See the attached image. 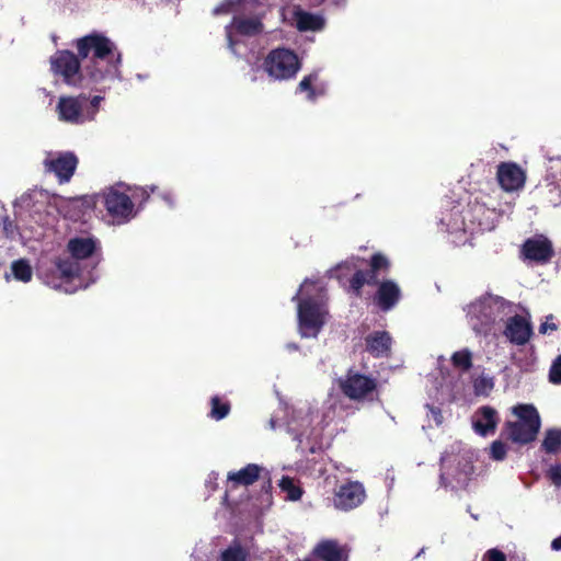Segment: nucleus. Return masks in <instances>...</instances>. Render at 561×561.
Here are the masks:
<instances>
[{
	"label": "nucleus",
	"instance_id": "obj_41",
	"mask_svg": "<svg viewBox=\"0 0 561 561\" xmlns=\"http://www.w3.org/2000/svg\"><path fill=\"white\" fill-rule=\"evenodd\" d=\"M549 379L552 383H561V355L552 363Z\"/></svg>",
	"mask_w": 561,
	"mask_h": 561
},
{
	"label": "nucleus",
	"instance_id": "obj_23",
	"mask_svg": "<svg viewBox=\"0 0 561 561\" xmlns=\"http://www.w3.org/2000/svg\"><path fill=\"white\" fill-rule=\"evenodd\" d=\"M290 23L300 32H318L323 30L325 20L321 14L310 13L300 8H294Z\"/></svg>",
	"mask_w": 561,
	"mask_h": 561
},
{
	"label": "nucleus",
	"instance_id": "obj_49",
	"mask_svg": "<svg viewBox=\"0 0 561 561\" xmlns=\"http://www.w3.org/2000/svg\"><path fill=\"white\" fill-rule=\"evenodd\" d=\"M156 190H157V186L150 185V186H147V187L142 188L141 191H142V194L146 195V197H148L149 196V192L150 193H154Z\"/></svg>",
	"mask_w": 561,
	"mask_h": 561
},
{
	"label": "nucleus",
	"instance_id": "obj_47",
	"mask_svg": "<svg viewBox=\"0 0 561 561\" xmlns=\"http://www.w3.org/2000/svg\"><path fill=\"white\" fill-rule=\"evenodd\" d=\"M161 198L170 206V207H174L175 205V201H174V197H173V194L172 192L170 191H164L161 193Z\"/></svg>",
	"mask_w": 561,
	"mask_h": 561
},
{
	"label": "nucleus",
	"instance_id": "obj_24",
	"mask_svg": "<svg viewBox=\"0 0 561 561\" xmlns=\"http://www.w3.org/2000/svg\"><path fill=\"white\" fill-rule=\"evenodd\" d=\"M523 253L527 260L543 263L550 260L553 250L548 239L539 237L528 239L523 245Z\"/></svg>",
	"mask_w": 561,
	"mask_h": 561
},
{
	"label": "nucleus",
	"instance_id": "obj_25",
	"mask_svg": "<svg viewBox=\"0 0 561 561\" xmlns=\"http://www.w3.org/2000/svg\"><path fill=\"white\" fill-rule=\"evenodd\" d=\"M392 339L386 331H374L365 337L366 350L375 357H385L390 353Z\"/></svg>",
	"mask_w": 561,
	"mask_h": 561
},
{
	"label": "nucleus",
	"instance_id": "obj_36",
	"mask_svg": "<svg viewBox=\"0 0 561 561\" xmlns=\"http://www.w3.org/2000/svg\"><path fill=\"white\" fill-rule=\"evenodd\" d=\"M247 552L240 546H231L221 552L220 561H245Z\"/></svg>",
	"mask_w": 561,
	"mask_h": 561
},
{
	"label": "nucleus",
	"instance_id": "obj_17",
	"mask_svg": "<svg viewBox=\"0 0 561 561\" xmlns=\"http://www.w3.org/2000/svg\"><path fill=\"white\" fill-rule=\"evenodd\" d=\"M376 379L350 369L344 378L340 379L342 392L352 400H364L376 389Z\"/></svg>",
	"mask_w": 561,
	"mask_h": 561
},
{
	"label": "nucleus",
	"instance_id": "obj_2",
	"mask_svg": "<svg viewBox=\"0 0 561 561\" xmlns=\"http://www.w3.org/2000/svg\"><path fill=\"white\" fill-rule=\"evenodd\" d=\"M99 247V240L92 237L70 239L67 244L70 257L57 260L55 271L42 276L44 283L66 294L88 288L99 278L95 271L100 263V255L96 253Z\"/></svg>",
	"mask_w": 561,
	"mask_h": 561
},
{
	"label": "nucleus",
	"instance_id": "obj_30",
	"mask_svg": "<svg viewBox=\"0 0 561 561\" xmlns=\"http://www.w3.org/2000/svg\"><path fill=\"white\" fill-rule=\"evenodd\" d=\"M251 57H237L238 59L244 60L250 69L247 72V77L251 82H257L261 78V71L263 70V62L261 64V59L259 56V51L256 50V47H253L250 50Z\"/></svg>",
	"mask_w": 561,
	"mask_h": 561
},
{
	"label": "nucleus",
	"instance_id": "obj_8",
	"mask_svg": "<svg viewBox=\"0 0 561 561\" xmlns=\"http://www.w3.org/2000/svg\"><path fill=\"white\" fill-rule=\"evenodd\" d=\"M473 473L471 455L461 443L451 444L440 457L439 484L445 489H465Z\"/></svg>",
	"mask_w": 561,
	"mask_h": 561
},
{
	"label": "nucleus",
	"instance_id": "obj_22",
	"mask_svg": "<svg viewBox=\"0 0 561 561\" xmlns=\"http://www.w3.org/2000/svg\"><path fill=\"white\" fill-rule=\"evenodd\" d=\"M312 556L321 561H348V550L336 540L323 539L312 549Z\"/></svg>",
	"mask_w": 561,
	"mask_h": 561
},
{
	"label": "nucleus",
	"instance_id": "obj_7",
	"mask_svg": "<svg viewBox=\"0 0 561 561\" xmlns=\"http://www.w3.org/2000/svg\"><path fill=\"white\" fill-rule=\"evenodd\" d=\"M467 323L476 335L489 336L496 325L514 312V305L503 297L486 294L463 308Z\"/></svg>",
	"mask_w": 561,
	"mask_h": 561
},
{
	"label": "nucleus",
	"instance_id": "obj_5",
	"mask_svg": "<svg viewBox=\"0 0 561 561\" xmlns=\"http://www.w3.org/2000/svg\"><path fill=\"white\" fill-rule=\"evenodd\" d=\"M497 217L494 208L478 201L468 204L447 202L440 213L439 227L448 234L451 243L463 245L474 233L493 230Z\"/></svg>",
	"mask_w": 561,
	"mask_h": 561
},
{
	"label": "nucleus",
	"instance_id": "obj_1",
	"mask_svg": "<svg viewBox=\"0 0 561 561\" xmlns=\"http://www.w3.org/2000/svg\"><path fill=\"white\" fill-rule=\"evenodd\" d=\"M79 205L76 198L50 195L47 191L33 188L23 193L13 203L14 219L4 215L0 219L3 236L10 241L25 244L30 240L43 238L44 230L54 226L58 215L76 218L72 211Z\"/></svg>",
	"mask_w": 561,
	"mask_h": 561
},
{
	"label": "nucleus",
	"instance_id": "obj_44",
	"mask_svg": "<svg viewBox=\"0 0 561 561\" xmlns=\"http://www.w3.org/2000/svg\"><path fill=\"white\" fill-rule=\"evenodd\" d=\"M428 410V415L432 416L436 425H440L443 423V415L439 407L433 404H426Z\"/></svg>",
	"mask_w": 561,
	"mask_h": 561
},
{
	"label": "nucleus",
	"instance_id": "obj_45",
	"mask_svg": "<svg viewBox=\"0 0 561 561\" xmlns=\"http://www.w3.org/2000/svg\"><path fill=\"white\" fill-rule=\"evenodd\" d=\"M483 561H506L505 556L497 549H490L483 557Z\"/></svg>",
	"mask_w": 561,
	"mask_h": 561
},
{
	"label": "nucleus",
	"instance_id": "obj_31",
	"mask_svg": "<svg viewBox=\"0 0 561 561\" xmlns=\"http://www.w3.org/2000/svg\"><path fill=\"white\" fill-rule=\"evenodd\" d=\"M473 354L469 348H462L451 355V364L455 368L468 371L472 367Z\"/></svg>",
	"mask_w": 561,
	"mask_h": 561
},
{
	"label": "nucleus",
	"instance_id": "obj_33",
	"mask_svg": "<svg viewBox=\"0 0 561 561\" xmlns=\"http://www.w3.org/2000/svg\"><path fill=\"white\" fill-rule=\"evenodd\" d=\"M494 388L493 377L481 374L473 380V390L477 396H489Z\"/></svg>",
	"mask_w": 561,
	"mask_h": 561
},
{
	"label": "nucleus",
	"instance_id": "obj_28",
	"mask_svg": "<svg viewBox=\"0 0 561 561\" xmlns=\"http://www.w3.org/2000/svg\"><path fill=\"white\" fill-rule=\"evenodd\" d=\"M365 284H377V275H374V273H370V271H363L359 265L353 276L350 278L348 290L352 291L355 296L359 297L362 288Z\"/></svg>",
	"mask_w": 561,
	"mask_h": 561
},
{
	"label": "nucleus",
	"instance_id": "obj_19",
	"mask_svg": "<svg viewBox=\"0 0 561 561\" xmlns=\"http://www.w3.org/2000/svg\"><path fill=\"white\" fill-rule=\"evenodd\" d=\"M497 411L490 405H482L471 416L472 428L476 434L486 437L493 435L499 425Z\"/></svg>",
	"mask_w": 561,
	"mask_h": 561
},
{
	"label": "nucleus",
	"instance_id": "obj_48",
	"mask_svg": "<svg viewBox=\"0 0 561 561\" xmlns=\"http://www.w3.org/2000/svg\"><path fill=\"white\" fill-rule=\"evenodd\" d=\"M551 549L553 551H561V535L551 541Z\"/></svg>",
	"mask_w": 561,
	"mask_h": 561
},
{
	"label": "nucleus",
	"instance_id": "obj_4",
	"mask_svg": "<svg viewBox=\"0 0 561 561\" xmlns=\"http://www.w3.org/2000/svg\"><path fill=\"white\" fill-rule=\"evenodd\" d=\"M263 0H225L215 7L213 13L232 14L225 26L227 47L234 57H251L250 50L256 47L253 39L264 31V12L259 10Z\"/></svg>",
	"mask_w": 561,
	"mask_h": 561
},
{
	"label": "nucleus",
	"instance_id": "obj_20",
	"mask_svg": "<svg viewBox=\"0 0 561 561\" xmlns=\"http://www.w3.org/2000/svg\"><path fill=\"white\" fill-rule=\"evenodd\" d=\"M497 181L504 191L513 192L523 187L525 174L517 164L503 162L497 168Z\"/></svg>",
	"mask_w": 561,
	"mask_h": 561
},
{
	"label": "nucleus",
	"instance_id": "obj_46",
	"mask_svg": "<svg viewBox=\"0 0 561 561\" xmlns=\"http://www.w3.org/2000/svg\"><path fill=\"white\" fill-rule=\"evenodd\" d=\"M218 477L219 474L217 472H210L205 481V484L206 486L210 490V491H215L216 488H217V480H218Z\"/></svg>",
	"mask_w": 561,
	"mask_h": 561
},
{
	"label": "nucleus",
	"instance_id": "obj_40",
	"mask_svg": "<svg viewBox=\"0 0 561 561\" xmlns=\"http://www.w3.org/2000/svg\"><path fill=\"white\" fill-rule=\"evenodd\" d=\"M389 266L388 259L382 254H375L370 261V273L377 275V272L380 270H387Z\"/></svg>",
	"mask_w": 561,
	"mask_h": 561
},
{
	"label": "nucleus",
	"instance_id": "obj_9",
	"mask_svg": "<svg viewBox=\"0 0 561 561\" xmlns=\"http://www.w3.org/2000/svg\"><path fill=\"white\" fill-rule=\"evenodd\" d=\"M103 96L81 93L77 96L62 95L58 99L56 112L58 119L71 125L93 122L100 111Z\"/></svg>",
	"mask_w": 561,
	"mask_h": 561
},
{
	"label": "nucleus",
	"instance_id": "obj_35",
	"mask_svg": "<svg viewBox=\"0 0 561 561\" xmlns=\"http://www.w3.org/2000/svg\"><path fill=\"white\" fill-rule=\"evenodd\" d=\"M210 403L211 410L209 415L211 419L220 421L229 414L230 405L228 402H222L218 397H213Z\"/></svg>",
	"mask_w": 561,
	"mask_h": 561
},
{
	"label": "nucleus",
	"instance_id": "obj_53",
	"mask_svg": "<svg viewBox=\"0 0 561 561\" xmlns=\"http://www.w3.org/2000/svg\"><path fill=\"white\" fill-rule=\"evenodd\" d=\"M437 360L440 364V363L445 362V357L444 356H439Z\"/></svg>",
	"mask_w": 561,
	"mask_h": 561
},
{
	"label": "nucleus",
	"instance_id": "obj_32",
	"mask_svg": "<svg viewBox=\"0 0 561 561\" xmlns=\"http://www.w3.org/2000/svg\"><path fill=\"white\" fill-rule=\"evenodd\" d=\"M561 446V430L550 428L546 432L542 448L546 453L554 454Z\"/></svg>",
	"mask_w": 561,
	"mask_h": 561
},
{
	"label": "nucleus",
	"instance_id": "obj_18",
	"mask_svg": "<svg viewBox=\"0 0 561 561\" xmlns=\"http://www.w3.org/2000/svg\"><path fill=\"white\" fill-rule=\"evenodd\" d=\"M366 499V491L359 481H347L335 489L334 508L343 512L358 507Z\"/></svg>",
	"mask_w": 561,
	"mask_h": 561
},
{
	"label": "nucleus",
	"instance_id": "obj_29",
	"mask_svg": "<svg viewBox=\"0 0 561 561\" xmlns=\"http://www.w3.org/2000/svg\"><path fill=\"white\" fill-rule=\"evenodd\" d=\"M13 278L18 282L27 284L33 278V268L26 259H19L11 263L10 266Z\"/></svg>",
	"mask_w": 561,
	"mask_h": 561
},
{
	"label": "nucleus",
	"instance_id": "obj_43",
	"mask_svg": "<svg viewBox=\"0 0 561 561\" xmlns=\"http://www.w3.org/2000/svg\"><path fill=\"white\" fill-rule=\"evenodd\" d=\"M557 324L553 322V316L549 314L546 317V320L539 325V333L547 334L549 332L556 331Z\"/></svg>",
	"mask_w": 561,
	"mask_h": 561
},
{
	"label": "nucleus",
	"instance_id": "obj_16",
	"mask_svg": "<svg viewBox=\"0 0 561 561\" xmlns=\"http://www.w3.org/2000/svg\"><path fill=\"white\" fill-rule=\"evenodd\" d=\"M534 334L529 313L517 314L516 311L505 318L503 335L516 346L526 345Z\"/></svg>",
	"mask_w": 561,
	"mask_h": 561
},
{
	"label": "nucleus",
	"instance_id": "obj_12",
	"mask_svg": "<svg viewBox=\"0 0 561 561\" xmlns=\"http://www.w3.org/2000/svg\"><path fill=\"white\" fill-rule=\"evenodd\" d=\"M300 69L297 54L285 47L274 48L263 60V71L275 81L290 80Z\"/></svg>",
	"mask_w": 561,
	"mask_h": 561
},
{
	"label": "nucleus",
	"instance_id": "obj_37",
	"mask_svg": "<svg viewBox=\"0 0 561 561\" xmlns=\"http://www.w3.org/2000/svg\"><path fill=\"white\" fill-rule=\"evenodd\" d=\"M318 75L311 73L309 76H306L302 78V80L298 84V90L300 92H308L307 99L309 101H314L317 99V93L314 89L312 88V83L317 80Z\"/></svg>",
	"mask_w": 561,
	"mask_h": 561
},
{
	"label": "nucleus",
	"instance_id": "obj_10",
	"mask_svg": "<svg viewBox=\"0 0 561 561\" xmlns=\"http://www.w3.org/2000/svg\"><path fill=\"white\" fill-rule=\"evenodd\" d=\"M515 422L505 424L507 437L517 444H528L536 439L541 426L540 415L533 404H518L513 407Z\"/></svg>",
	"mask_w": 561,
	"mask_h": 561
},
{
	"label": "nucleus",
	"instance_id": "obj_51",
	"mask_svg": "<svg viewBox=\"0 0 561 561\" xmlns=\"http://www.w3.org/2000/svg\"><path fill=\"white\" fill-rule=\"evenodd\" d=\"M270 427H271L272 430H275V428H276V422H275V420H274V419H271V420H270Z\"/></svg>",
	"mask_w": 561,
	"mask_h": 561
},
{
	"label": "nucleus",
	"instance_id": "obj_39",
	"mask_svg": "<svg viewBox=\"0 0 561 561\" xmlns=\"http://www.w3.org/2000/svg\"><path fill=\"white\" fill-rule=\"evenodd\" d=\"M507 453L506 445L502 440H494L490 447V456L493 460L501 461Z\"/></svg>",
	"mask_w": 561,
	"mask_h": 561
},
{
	"label": "nucleus",
	"instance_id": "obj_15",
	"mask_svg": "<svg viewBox=\"0 0 561 561\" xmlns=\"http://www.w3.org/2000/svg\"><path fill=\"white\" fill-rule=\"evenodd\" d=\"M44 170L56 176L59 184L70 182L77 167L78 158L72 151H49L43 160Z\"/></svg>",
	"mask_w": 561,
	"mask_h": 561
},
{
	"label": "nucleus",
	"instance_id": "obj_11",
	"mask_svg": "<svg viewBox=\"0 0 561 561\" xmlns=\"http://www.w3.org/2000/svg\"><path fill=\"white\" fill-rule=\"evenodd\" d=\"M79 58V55L76 56L69 50L57 51L50 59L51 69L66 84L95 91L94 83L87 82L83 62Z\"/></svg>",
	"mask_w": 561,
	"mask_h": 561
},
{
	"label": "nucleus",
	"instance_id": "obj_14",
	"mask_svg": "<svg viewBox=\"0 0 561 561\" xmlns=\"http://www.w3.org/2000/svg\"><path fill=\"white\" fill-rule=\"evenodd\" d=\"M319 415L310 408H300L293 412V416L287 423V432L294 435V439L298 442V448H302L304 439L310 440L320 435L318 425L324 419L318 420Z\"/></svg>",
	"mask_w": 561,
	"mask_h": 561
},
{
	"label": "nucleus",
	"instance_id": "obj_21",
	"mask_svg": "<svg viewBox=\"0 0 561 561\" xmlns=\"http://www.w3.org/2000/svg\"><path fill=\"white\" fill-rule=\"evenodd\" d=\"M400 299L401 289L394 280L388 279L378 284L375 302L381 311H390Z\"/></svg>",
	"mask_w": 561,
	"mask_h": 561
},
{
	"label": "nucleus",
	"instance_id": "obj_6",
	"mask_svg": "<svg viewBox=\"0 0 561 561\" xmlns=\"http://www.w3.org/2000/svg\"><path fill=\"white\" fill-rule=\"evenodd\" d=\"M293 300L297 301L300 336L316 339L328 317L325 284L320 278H306Z\"/></svg>",
	"mask_w": 561,
	"mask_h": 561
},
{
	"label": "nucleus",
	"instance_id": "obj_26",
	"mask_svg": "<svg viewBox=\"0 0 561 561\" xmlns=\"http://www.w3.org/2000/svg\"><path fill=\"white\" fill-rule=\"evenodd\" d=\"M263 470L264 468L256 463H249L238 471H230L227 476V483L231 486L251 485L260 478Z\"/></svg>",
	"mask_w": 561,
	"mask_h": 561
},
{
	"label": "nucleus",
	"instance_id": "obj_3",
	"mask_svg": "<svg viewBox=\"0 0 561 561\" xmlns=\"http://www.w3.org/2000/svg\"><path fill=\"white\" fill-rule=\"evenodd\" d=\"M83 62L85 80L94 83L95 91L105 92L111 83L121 80L122 54L116 44L99 32H92L75 44Z\"/></svg>",
	"mask_w": 561,
	"mask_h": 561
},
{
	"label": "nucleus",
	"instance_id": "obj_52",
	"mask_svg": "<svg viewBox=\"0 0 561 561\" xmlns=\"http://www.w3.org/2000/svg\"><path fill=\"white\" fill-rule=\"evenodd\" d=\"M280 14H282L284 20H287V15H286V10L285 9L282 10Z\"/></svg>",
	"mask_w": 561,
	"mask_h": 561
},
{
	"label": "nucleus",
	"instance_id": "obj_34",
	"mask_svg": "<svg viewBox=\"0 0 561 561\" xmlns=\"http://www.w3.org/2000/svg\"><path fill=\"white\" fill-rule=\"evenodd\" d=\"M278 485L286 493V499L289 501H298L302 495V490L289 477H283Z\"/></svg>",
	"mask_w": 561,
	"mask_h": 561
},
{
	"label": "nucleus",
	"instance_id": "obj_50",
	"mask_svg": "<svg viewBox=\"0 0 561 561\" xmlns=\"http://www.w3.org/2000/svg\"><path fill=\"white\" fill-rule=\"evenodd\" d=\"M286 350H288L289 352H293V351L299 350V346L296 343H287Z\"/></svg>",
	"mask_w": 561,
	"mask_h": 561
},
{
	"label": "nucleus",
	"instance_id": "obj_42",
	"mask_svg": "<svg viewBox=\"0 0 561 561\" xmlns=\"http://www.w3.org/2000/svg\"><path fill=\"white\" fill-rule=\"evenodd\" d=\"M548 477L556 486L560 488L561 486V463L551 466L548 470Z\"/></svg>",
	"mask_w": 561,
	"mask_h": 561
},
{
	"label": "nucleus",
	"instance_id": "obj_13",
	"mask_svg": "<svg viewBox=\"0 0 561 561\" xmlns=\"http://www.w3.org/2000/svg\"><path fill=\"white\" fill-rule=\"evenodd\" d=\"M103 203L114 225L127 224L136 216L134 203L123 184H117L104 191Z\"/></svg>",
	"mask_w": 561,
	"mask_h": 561
},
{
	"label": "nucleus",
	"instance_id": "obj_38",
	"mask_svg": "<svg viewBox=\"0 0 561 561\" xmlns=\"http://www.w3.org/2000/svg\"><path fill=\"white\" fill-rule=\"evenodd\" d=\"M434 397L436 401L440 403L453 402L456 400V393L449 385H440L439 388H436V393Z\"/></svg>",
	"mask_w": 561,
	"mask_h": 561
},
{
	"label": "nucleus",
	"instance_id": "obj_27",
	"mask_svg": "<svg viewBox=\"0 0 561 561\" xmlns=\"http://www.w3.org/2000/svg\"><path fill=\"white\" fill-rule=\"evenodd\" d=\"M362 261L358 257L352 256L328 271L330 277L336 278L341 285H345V282H350L355 271L360 265Z\"/></svg>",
	"mask_w": 561,
	"mask_h": 561
},
{
	"label": "nucleus",
	"instance_id": "obj_54",
	"mask_svg": "<svg viewBox=\"0 0 561 561\" xmlns=\"http://www.w3.org/2000/svg\"><path fill=\"white\" fill-rule=\"evenodd\" d=\"M309 449H310L311 453H314V446L313 445L310 446Z\"/></svg>",
	"mask_w": 561,
	"mask_h": 561
}]
</instances>
